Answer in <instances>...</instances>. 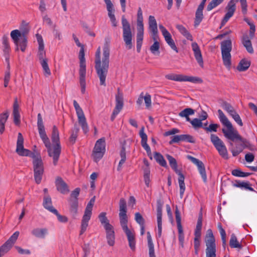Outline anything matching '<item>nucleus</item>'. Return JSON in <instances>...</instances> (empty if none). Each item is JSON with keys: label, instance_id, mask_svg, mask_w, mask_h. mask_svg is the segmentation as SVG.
Wrapping results in <instances>:
<instances>
[{"label": "nucleus", "instance_id": "nucleus-64", "mask_svg": "<svg viewBox=\"0 0 257 257\" xmlns=\"http://www.w3.org/2000/svg\"><path fill=\"white\" fill-rule=\"evenodd\" d=\"M105 230L106 235L115 234L113 226L111 224L104 227Z\"/></svg>", "mask_w": 257, "mask_h": 257}, {"label": "nucleus", "instance_id": "nucleus-21", "mask_svg": "<svg viewBox=\"0 0 257 257\" xmlns=\"http://www.w3.org/2000/svg\"><path fill=\"white\" fill-rule=\"evenodd\" d=\"M237 2L238 0H230L228 3L226 7L227 12L221 21L220 28H221L233 15L236 10L235 4Z\"/></svg>", "mask_w": 257, "mask_h": 257}, {"label": "nucleus", "instance_id": "nucleus-26", "mask_svg": "<svg viewBox=\"0 0 257 257\" xmlns=\"http://www.w3.org/2000/svg\"><path fill=\"white\" fill-rule=\"evenodd\" d=\"M144 127H142L140 131V136L141 138V145L146 151L148 156L151 159H152V153L149 146L147 144V135L144 132Z\"/></svg>", "mask_w": 257, "mask_h": 257}, {"label": "nucleus", "instance_id": "nucleus-60", "mask_svg": "<svg viewBox=\"0 0 257 257\" xmlns=\"http://www.w3.org/2000/svg\"><path fill=\"white\" fill-rule=\"evenodd\" d=\"M53 213H54L57 216L58 220L60 222L66 223L68 221V219L66 216L60 214L56 209L55 210H54Z\"/></svg>", "mask_w": 257, "mask_h": 257}, {"label": "nucleus", "instance_id": "nucleus-43", "mask_svg": "<svg viewBox=\"0 0 257 257\" xmlns=\"http://www.w3.org/2000/svg\"><path fill=\"white\" fill-rule=\"evenodd\" d=\"M178 175L179 176L178 182L180 187V198H182L185 190V185L184 183L185 177L182 172L180 173Z\"/></svg>", "mask_w": 257, "mask_h": 257}, {"label": "nucleus", "instance_id": "nucleus-10", "mask_svg": "<svg viewBox=\"0 0 257 257\" xmlns=\"http://www.w3.org/2000/svg\"><path fill=\"white\" fill-rule=\"evenodd\" d=\"M95 202V197L92 198L85 209L84 214L82 217L81 224V230L80 235H82L86 230L88 225V222L90 219L92 215V207Z\"/></svg>", "mask_w": 257, "mask_h": 257}, {"label": "nucleus", "instance_id": "nucleus-23", "mask_svg": "<svg viewBox=\"0 0 257 257\" xmlns=\"http://www.w3.org/2000/svg\"><path fill=\"white\" fill-rule=\"evenodd\" d=\"M175 213L177 228L178 230V239L179 243L182 247H184V235L183 233V227L181 225V215L177 207L176 208Z\"/></svg>", "mask_w": 257, "mask_h": 257}, {"label": "nucleus", "instance_id": "nucleus-28", "mask_svg": "<svg viewBox=\"0 0 257 257\" xmlns=\"http://www.w3.org/2000/svg\"><path fill=\"white\" fill-rule=\"evenodd\" d=\"M55 184L57 190L61 193L64 194L69 192L68 185L61 177L57 178Z\"/></svg>", "mask_w": 257, "mask_h": 257}, {"label": "nucleus", "instance_id": "nucleus-8", "mask_svg": "<svg viewBox=\"0 0 257 257\" xmlns=\"http://www.w3.org/2000/svg\"><path fill=\"white\" fill-rule=\"evenodd\" d=\"M222 58L223 64L227 68L230 67L231 63V54L232 50L231 41L229 40H224L220 44Z\"/></svg>", "mask_w": 257, "mask_h": 257}, {"label": "nucleus", "instance_id": "nucleus-59", "mask_svg": "<svg viewBox=\"0 0 257 257\" xmlns=\"http://www.w3.org/2000/svg\"><path fill=\"white\" fill-rule=\"evenodd\" d=\"M219 125L217 123H211L208 127H205V131L207 132H216Z\"/></svg>", "mask_w": 257, "mask_h": 257}, {"label": "nucleus", "instance_id": "nucleus-31", "mask_svg": "<svg viewBox=\"0 0 257 257\" xmlns=\"http://www.w3.org/2000/svg\"><path fill=\"white\" fill-rule=\"evenodd\" d=\"M137 51L140 53L144 39V27H137Z\"/></svg>", "mask_w": 257, "mask_h": 257}, {"label": "nucleus", "instance_id": "nucleus-62", "mask_svg": "<svg viewBox=\"0 0 257 257\" xmlns=\"http://www.w3.org/2000/svg\"><path fill=\"white\" fill-rule=\"evenodd\" d=\"M233 118L234 121L239 125L242 126L243 125V123L242 122L241 119L240 118L239 114L236 112H234V113H232L230 115Z\"/></svg>", "mask_w": 257, "mask_h": 257}, {"label": "nucleus", "instance_id": "nucleus-1", "mask_svg": "<svg viewBox=\"0 0 257 257\" xmlns=\"http://www.w3.org/2000/svg\"><path fill=\"white\" fill-rule=\"evenodd\" d=\"M217 112L220 122L227 128L226 129H222V132L224 137L231 142L239 141L241 143L240 144H236L235 148H232L230 150L232 156L236 157L242 152L244 148H248L249 143L246 139L243 138L238 134L236 130L233 128L231 123L221 109H218Z\"/></svg>", "mask_w": 257, "mask_h": 257}, {"label": "nucleus", "instance_id": "nucleus-37", "mask_svg": "<svg viewBox=\"0 0 257 257\" xmlns=\"http://www.w3.org/2000/svg\"><path fill=\"white\" fill-rule=\"evenodd\" d=\"M233 186L235 187H238L241 189H244L251 191H254L253 189L250 187V184L248 182L236 180L235 182L233 183Z\"/></svg>", "mask_w": 257, "mask_h": 257}, {"label": "nucleus", "instance_id": "nucleus-24", "mask_svg": "<svg viewBox=\"0 0 257 257\" xmlns=\"http://www.w3.org/2000/svg\"><path fill=\"white\" fill-rule=\"evenodd\" d=\"M159 29L161 31L165 40L168 45L172 49L174 50L176 52H178V50L176 47L174 40L172 38L171 35L168 31L162 25H159Z\"/></svg>", "mask_w": 257, "mask_h": 257}, {"label": "nucleus", "instance_id": "nucleus-12", "mask_svg": "<svg viewBox=\"0 0 257 257\" xmlns=\"http://www.w3.org/2000/svg\"><path fill=\"white\" fill-rule=\"evenodd\" d=\"M105 152V141L104 138L98 139L93 148L92 157L95 162L99 161Z\"/></svg>", "mask_w": 257, "mask_h": 257}, {"label": "nucleus", "instance_id": "nucleus-16", "mask_svg": "<svg viewBox=\"0 0 257 257\" xmlns=\"http://www.w3.org/2000/svg\"><path fill=\"white\" fill-rule=\"evenodd\" d=\"M37 117V126L40 137L45 144V147L47 148V151L50 150V142L49 139L46 135L44 125L43 123V118L41 113H38Z\"/></svg>", "mask_w": 257, "mask_h": 257}, {"label": "nucleus", "instance_id": "nucleus-22", "mask_svg": "<svg viewBox=\"0 0 257 257\" xmlns=\"http://www.w3.org/2000/svg\"><path fill=\"white\" fill-rule=\"evenodd\" d=\"M187 158L197 166L198 170L202 177L203 182L206 183L207 182V175L203 163L199 159L190 155H187Z\"/></svg>", "mask_w": 257, "mask_h": 257}, {"label": "nucleus", "instance_id": "nucleus-51", "mask_svg": "<svg viewBox=\"0 0 257 257\" xmlns=\"http://www.w3.org/2000/svg\"><path fill=\"white\" fill-rule=\"evenodd\" d=\"M40 64L43 68L44 75L46 77H49L51 75V72L48 66V60H43L42 62H40Z\"/></svg>", "mask_w": 257, "mask_h": 257}, {"label": "nucleus", "instance_id": "nucleus-36", "mask_svg": "<svg viewBox=\"0 0 257 257\" xmlns=\"http://www.w3.org/2000/svg\"><path fill=\"white\" fill-rule=\"evenodd\" d=\"M166 157L169 162L171 168L174 170V171L177 174H179L180 173H181V170L178 169V165L176 160L172 156L169 154H167Z\"/></svg>", "mask_w": 257, "mask_h": 257}, {"label": "nucleus", "instance_id": "nucleus-40", "mask_svg": "<svg viewBox=\"0 0 257 257\" xmlns=\"http://www.w3.org/2000/svg\"><path fill=\"white\" fill-rule=\"evenodd\" d=\"M119 155L121 158V159L118 163L117 170L118 171H120L121 170L122 166L123 164L125 163L126 160V152H125V148L124 145L121 147V150L120 151Z\"/></svg>", "mask_w": 257, "mask_h": 257}, {"label": "nucleus", "instance_id": "nucleus-27", "mask_svg": "<svg viewBox=\"0 0 257 257\" xmlns=\"http://www.w3.org/2000/svg\"><path fill=\"white\" fill-rule=\"evenodd\" d=\"M191 46L196 61H197V62L198 63L200 66L203 67V58L201 50L198 45L197 44V43L193 42L192 43Z\"/></svg>", "mask_w": 257, "mask_h": 257}, {"label": "nucleus", "instance_id": "nucleus-61", "mask_svg": "<svg viewBox=\"0 0 257 257\" xmlns=\"http://www.w3.org/2000/svg\"><path fill=\"white\" fill-rule=\"evenodd\" d=\"M135 219L136 221L140 225H145V221L142 215L139 213L137 212L135 214Z\"/></svg>", "mask_w": 257, "mask_h": 257}, {"label": "nucleus", "instance_id": "nucleus-3", "mask_svg": "<svg viewBox=\"0 0 257 257\" xmlns=\"http://www.w3.org/2000/svg\"><path fill=\"white\" fill-rule=\"evenodd\" d=\"M51 140L54 144L52 147L50 145V150H48V155L53 158V163L54 166L57 164L61 152L60 142L59 134L57 127L54 125L52 129Z\"/></svg>", "mask_w": 257, "mask_h": 257}, {"label": "nucleus", "instance_id": "nucleus-42", "mask_svg": "<svg viewBox=\"0 0 257 257\" xmlns=\"http://www.w3.org/2000/svg\"><path fill=\"white\" fill-rule=\"evenodd\" d=\"M9 117L8 112L2 113L0 114V133L2 134L5 130V123Z\"/></svg>", "mask_w": 257, "mask_h": 257}, {"label": "nucleus", "instance_id": "nucleus-15", "mask_svg": "<svg viewBox=\"0 0 257 257\" xmlns=\"http://www.w3.org/2000/svg\"><path fill=\"white\" fill-rule=\"evenodd\" d=\"M165 78L169 80L176 81H189L194 83H201L202 79L198 77L188 76L182 74H169L165 75Z\"/></svg>", "mask_w": 257, "mask_h": 257}, {"label": "nucleus", "instance_id": "nucleus-19", "mask_svg": "<svg viewBox=\"0 0 257 257\" xmlns=\"http://www.w3.org/2000/svg\"><path fill=\"white\" fill-rule=\"evenodd\" d=\"M120 226L126 235L130 247L134 251L136 249V238L134 230H131L128 228L127 223L120 225Z\"/></svg>", "mask_w": 257, "mask_h": 257}, {"label": "nucleus", "instance_id": "nucleus-32", "mask_svg": "<svg viewBox=\"0 0 257 257\" xmlns=\"http://www.w3.org/2000/svg\"><path fill=\"white\" fill-rule=\"evenodd\" d=\"M115 102L114 109L120 111L123 106V97L119 88H117V93L115 95Z\"/></svg>", "mask_w": 257, "mask_h": 257}, {"label": "nucleus", "instance_id": "nucleus-34", "mask_svg": "<svg viewBox=\"0 0 257 257\" xmlns=\"http://www.w3.org/2000/svg\"><path fill=\"white\" fill-rule=\"evenodd\" d=\"M43 205L44 207L53 213L54 210H55L56 209L54 208L52 205V199L50 196L48 195H46L44 197Z\"/></svg>", "mask_w": 257, "mask_h": 257}, {"label": "nucleus", "instance_id": "nucleus-25", "mask_svg": "<svg viewBox=\"0 0 257 257\" xmlns=\"http://www.w3.org/2000/svg\"><path fill=\"white\" fill-rule=\"evenodd\" d=\"M171 140L169 142V144L172 145L173 143H178L180 141L187 142L190 143H195L194 138L190 135H180L174 136L171 137Z\"/></svg>", "mask_w": 257, "mask_h": 257}, {"label": "nucleus", "instance_id": "nucleus-33", "mask_svg": "<svg viewBox=\"0 0 257 257\" xmlns=\"http://www.w3.org/2000/svg\"><path fill=\"white\" fill-rule=\"evenodd\" d=\"M79 59L80 60L79 72H86L85 53L83 46L81 47L80 50Z\"/></svg>", "mask_w": 257, "mask_h": 257}, {"label": "nucleus", "instance_id": "nucleus-29", "mask_svg": "<svg viewBox=\"0 0 257 257\" xmlns=\"http://www.w3.org/2000/svg\"><path fill=\"white\" fill-rule=\"evenodd\" d=\"M31 234L36 238L44 239L48 234V229L47 228H35L31 231Z\"/></svg>", "mask_w": 257, "mask_h": 257}, {"label": "nucleus", "instance_id": "nucleus-20", "mask_svg": "<svg viewBox=\"0 0 257 257\" xmlns=\"http://www.w3.org/2000/svg\"><path fill=\"white\" fill-rule=\"evenodd\" d=\"M119 218L120 224L128 223V217L126 214L127 208L126 203L125 199L123 198H120L119 202Z\"/></svg>", "mask_w": 257, "mask_h": 257}, {"label": "nucleus", "instance_id": "nucleus-63", "mask_svg": "<svg viewBox=\"0 0 257 257\" xmlns=\"http://www.w3.org/2000/svg\"><path fill=\"white\" fill-rule=\"evenodd\" d=\"M144 99L145 102L146 106L147 108L151 107L152 105L151 96L149 93H146L145 96H144Z\"/></svg>", "mask_w": 257, "mask_h": 257}, {"label": "nucleus", "instance_id": "nucleus-41", "mask_svg": "<svg viewBox=\"0 0 257 257\" xmlns=\"http://www.w3.org/2000/svg\"><path fill=\"white\" fill-rule=\"evenodd\" d=\"M148 244L149 247V257H156L154 245L149 232L147 233Z\"/></svg>", "mask_w": 257, "mask_h": 257}, {"label": "nucleus", "instance_id": "nucleus-2", "mask_svg": "<svg viewBox=\"0 0 257 257\" xmlns=\"http://www.w3.org/2000/svg\"><path fill=\"white\" fill-rule=\"evenodd\" d=\"M100 47H99L95 53V68L100 80V85L105 86V79L109 63V49L107 44L104 45L103 49L102 62L100 60Z\"/></svg>", "mask_w": 257, "mask_h": 257}, {"label": "nucleus", "instance_id": "nucleus-54", "mask_svg": "<svg viewBox=\"0 0 257 257\" xmlns=\"http://www.w3.org/2000/svg\"><path fill=\"white\" fill-rule=\"evenodd\" d=\"M137 27H144L143 12L141 7L138 10Z\"/></svg>", "mask_w": 257, "mask_h": 257}, {"label": "nucleus", "instance_id": "nucleus-38", "mask_svg": "<svg viewBox=\"0 0 257 257\" xmlns=\"http://www.w3.org/2000/svg\"><path fill=\"white\" fill-rule=\"evenodd\" d=\"M242 43L249 53L252 54L253 53V49L252 46L251 42L249 40L248 36L245 35L243 36Z\"/></svg>", "mask_w": 257, "mask_h": 257}, {"label": "nucleus", "instance_id": "nucleus-57", "mask_svg": "<svg viewBox=\"0 0 257 257\" xmlns=\"http://www.w3.org/2000/svg\"><path fill=\"white\" fill-rule=\"evenodd\" d=\"M223 0H212L211 2L208 5L207 10L210 11L219 4H220Z\"/></svg>", "mask_w": 257, "mask_h": 257}, {"label": "nucleus", "instance_id": "nucleus-50", "mask_svg": "<svg viewBox=\"0 0 257 257\" xmlns=\"http://www.w3.org/2000/svg\"><path fill=\"white\" fill-rule=\"evenodd\" d=\"M179 32L183 35L188 40H192V36L186 29L182 25H178L176 26Z\"/></svg>", "mask_w": 257, "mask_h": 257}, {"label": "nucleus", "instance_id": "nucleus-35", "mask_svg": "<svg viewBox=\"0 0 257 257\" xmlns=\"http://www.w3.org/2000/svg\"><path fill=\"white\" fill-rule=\"evenodd\" d=\"M163 203L161 200H158L157 202V216L158 226H162V208Z\"/></svg>", "mask_w": 257, "mask_h": 257}, {"label": "nucleus", "instance_id": "nucleus-30", "mask_svg": "<svg viewBox=\"0 0 257 257\" xmlns=\"http://www.w3.org/2000/svg\"><path fill=\"white\" fill-rule=\"evenodd\" d=\"M13 115L15 124L17 125H19L20 124V114L19 113V105L18 102L17 98H15L13 104Z\"/></svg>", "mask_w": 257, "mask_h": 257}, {"label": "nucleus", "instance_id": "nucleus-44", "mask_svg": "<svg viewBox=\"0 0 257 257\" xmlns=\"http://www.w3.org/2000/svg\"><path fill=\"white\" fill-rule=\"evenodd\" d=\"M250 65V62L246 59H242L239 63L237 69L239 71L246 70Z\"/></svg>", "mask_w": 257, "mask_h": 257}, {"label": "nucleus", "instance_id": "nucleus-9", "mask_svg": "<svg viewBox=\"0 0 257 257\" xmlns=\"http://www.w3.org/2000/svg\"><path fill=\"white\" fill-rule=\"evenodd\" d=\"M32 163L35 181L37 184H39L41 182L44 172V163L40 154L33 159Z\"/></svg>", "mask_w": 257, "mask_h": 257}, {"label": "nucleus", "instance_id": "nucleus-56", "mask_svg": "<svg viewBox=\"0 0 257 257\" xmlns=\"http://www.w3.org/2000/svg\"><path fill=\"white\" fill-rule=\"evenodd\" d=\"M232 175L239 177H245L250 175V173H245L241 171L240 169H234L231 171Z\"/></svg>", "mask_w": 257, "mask_h": 257}, {"label": "nucleus", "instance_id": "nucleus-45", "mask_svg": "<svg viewBox=\"0 0 257 257\" xmlns=\"http://www.w3.org/2000/svg\"><path fill=\"white\" fill-rule=\"evenodd\" d=\"M229 245L231 248H242V245L237 240V237L234 234H232L229 240Z\"/></svg>", "mask_w": 257, "mask_h": 257}, {"label": "nucleus", "instance_id": "nucleus-52", "mask_svg": "<svg viewBox=\"0 0 257 257\" xmlns=\"http://www.w3.org/2000/svg\"><path fill=\"white\" fill-rule=\"evenodd\" d=\"M79 82L81 87V92L83 94L85 91V76L86 72H79Z\"/></svg>", "mask_w": 257, "mask_h": 257}, {"label": "nucleus", "instance_id": "nucleus-13", "mask_svg": "<svg viewBox=\"0 0 257 257\" xmlns=\"http://www.w3.org/2000/svg\"><path fill=\"white\" fill-rule=\"evenodd\" d=\"M210 140L219 155L223 159L227 160L228 159V153L226 147L223 141L214 134L211 135Z\"/></svg>", "mask_w": 257, "mask_h": 257}, {"label": "nucleus", "instance_id": "nucleus-46", "mask_svg": "<svg viewBox=\"0 0 257 257\" xmlns=\"http://www.w3.org/2000/svg\"><path fill=\"white\" fill-rule=\"evenodd\" d=\"M79 131V127L76 124H74L73 128L71 131V135L69 138V142L73 145L76 141Z\"/></svg>", "mask_w": 257, "mask_h": 257}, {"label": "nucleus", "instance_id": "nucleus-18", "mask_svg": "<svg viewBox=\"0 0 257 257\" xmlns=\"http://www.w3.org/2000/svg\"><path fill=\"white\" fill-rule=\"evenodd\" d=\"M19 234V231L14 232L9 239L0 247V256H4L10 250L16 242Z\"/></svg>", "mask_w": 257, "mask_h": 257}, {"label": "nucleus", "instance_id": "nucleus-53", "mask_svg": "<svg viewBox=\"0 0 257 257\" xmlns=\"http://www.w3.org/2000/svg\"><path fill=\"white\" fill-rule=\"evenodd\" d=\"M221 106L230 114V115L233 113H234V112L236 111L230 103L225 101H223L222 102Z\"/></svg>", "mask_w": 257, "mask_h": 257}, {"label": "nucleus", "instance_id": "nucleus-5", "mask_svg": "<svg viewBox=\"0 0 257 257\" xmlns=\"http://www.w3.org/2000/svg\"><path fill=\"white\" fill-rule=\"evenodd\" d=\"M206 248V257H216V245L215 239L211 229L207 230L204 238Z\"/></svg>", "mask_w": 257, "mask_h": 257}, {"label": "nucleus", "instance_id": "nucleus-14", "mask_svg": "<svg viewBox=\"0 0 257 257\" xmlns=\"http://www.w3.org/2000/svg\"><path fill=\"white\" fill-rule=\"evenodd\" d=\"M24 138L21 133L18 134V140L17 142L16 152L21 156H29L33 159L35 158L39 154L36 152H32L29 150L24 148Z\"/></svg>", "mask_w": 257, "mask_h": 257}, {"label": "nucleus", "instance_id": "nucleus-11", "mask_svg": "<svg viewBox=\"0 0 257 257\" xmlns=\"http://www.w3.org/2000/svg\"><path fill=\"white\" fill-rule=\"evenodd\" d=\"M80 189L76 188L71 193L70 196L68 200L69 205V211L73 218H75L77 212L78 208V198Z\"/></svg>", "mask_w": 257, "mask_h": 257}, {"label": "nucleus", "instance_id": "nucleus-4", "mask_svg": "<svg viewBox=\"0 0 257 257\" xmlns=\"http://www.w3.org/2000/svg\"><path fill=\"white\" fill-rule=\"evenodd\" d=\"M149 30L152 34V38L154 41L150 47V51L153 54H159L160 44L159 39L157 23L155 17L150 16L149 18Z\"/></svg>", "mask_w": 257, "mask_h": 257}, {"label": "nucleus", "instance_id": "nucleus-6", "mask_svg": "<svg viewBox=\"0 0 257 257\" xmlns=\"http://www.w3.org/2000/svg\"><path fill=\"white\" fill-rule=\"evenodd\" d=\"M121 24L122 28V37L125 43L126 48L128 50L132 49L133 47V33L131 25L124 16L121 18Z\"/></svg>", "mask_w": 257, "mask_h": 257}, {"label": "nucleus", "instance_id": "nucleus-17", "mask_svg": "<svg viewBox=\"0 0 257 257\" xmlns=\"http://www.w3.org/2000/svg\"><path fill=\"white\" fill-rule=\"evenodd\" d=\"M73 105L78 117V123L81 125L84 134H86L88 132V126L83 111L75 100L73 101Z\"/></svg>", "mask_w": 257, "mask_h": 257}, {"label": "nucleus", "instance_id": "nucleus-58", "mask_svg": "<svg viewBox=\"0 0 257 257\" xmlns=\"http://www.w3.org/2000/svg\"><path fill=\"white\" fill-rule=\"evenodd\" d=\"M191 124L195 129L201 128L203 126V123L201 120L199 118H194L191 121Z\"/></svg>", "mask_w": 257, "mask_h": 257}, {"label": "nucleus", "instance_id": "nucleus-55", "mask_svg": "<svg viewBox=\"0 0 257 257\" xmlns=\"http://www.w3.org/2000/svg\"><path fill=\"white\" fill-rule=\"evenodd\" d=\"M3 44L4 45V52L5 54H8L10 50V46L9 43V38L6 35L2 38Z\"/></svg>", "mask_w": 257, "mask_h": 257}, {"label": "nucleus", "instance_id": "nucleus-49", "mask_svg": "<svg viewBox=\"0 0 257 257\" xmlns=\"http://www.w3.org/2000/svg\"><path fill=\"white\" fill-rule=\"evenodd\" d=\"M98 219L101 224L103 226V227L107 226V225H111L109 223V221L106 217V213L104 212H101L98 215Z\"/></svg>", "mask_w": 257, "mask_h": 257}, {"label": "nucleus", "instance_id": "nucleus-47", "mask_svg": "<svg viewBox=\"0 0 257 257\" xmlns=\"http://www.w3.org/2000/svg\"><path fill=\"white\" fill-rule=\"evenodd\" d=\"M154 158L156 162L158 163L161 166L167 168L168 166L166 161L164 159L163 156L159 153L155 152L154 154Z\"/></svg>", "mask_w": 257, "mask_h": 257}, {"label": "nucleus", "instance_id": "nucleus-7", "mask_svg": "<svg viewBox=\"0 0 257 257\" xmlns=\"http://www.w3.org/2000/svg\"><path fill=\"white\" fill-rule=\"evenodd\" d=\"M26 33V32L21 33L18 30H15L11 32V37L16 46V51L19 50V46L22 52L25 51L27 43Z\"/></svg>", "mask_w": 257, "mask_h": 257}, {"label": "nucleus", "instance_id": "nucleus-39", "mask_svg": "<svg viewBox=\"0 0 257 257\" xmlns=\"http://www.w3.org/2000/svg\"><path fill=\"white\" fill-rule=\"evenodd\" d=\"M195 113V110L191 108H186L179 112V115L182 117H185L186 121L191 123L192 120L190 119L189 116L193 115Z\"/></svg>", "mask_w": 257, "mask_h": 257}, {"label": "nucleus", "instance_id": "nucleus-48", "mask_svg": "<svg viewBox=\"0 0 257 257\" xmlns=\"http://www.w3.org/2000/svg\"><path fill=\"white\" fill-rule=\"evenodd\" d=\"M203 18V10L197 8L195 13V19L194 21L195 27L198 26Z\"/></svg>", "mask_w": 257, "mask_h": 257}]
</instances>
